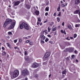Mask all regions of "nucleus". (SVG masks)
Masks as SVG:
<instances>
[{"mask_svg": "<svg viewBox=\"0 0 80 80\" xmlns=\"http://www.w3.org/2000/svg\"><path fill=\"white\" fill-rule=\"evenodd\" d=\"M25 23L22 22L20 25V29H22V28H24V26H25Z\"/></svg>", "mask_w": 80, "mask_h": 80, "instance_id": "8", "label": "nucleus"}, {"mask_svg": "<svg viewBox=\"0 0 80 80\" xmlns=\"http://www.w3.org/2000/svg\"><path fill=\"white\" fill-rule=\"evenodd\" d=\"M47 37H49V38H51L52 37V36H51V35H50L49 34H48L47 35Z\"/></svg>", "mask_w": 80, "mask_h": 80, "instance_id": "42", "label": "nucleus"}, {"mask_svg": "<svg viewBox=\"0 0 80 80\" xmlns=\"http://www.w3.org/2000/svg\"><path fill=\"white\" fill-rule=\"evenodd\" d=\"M19 43H22V39L19 38Z\"/></svg>", "mask_w": 80, "mask_h": 80, "instance_id": "23", "label": "nucleus"}, {"mask_svg": "<svg viewBox=\"0 0 80 80\" xmlns=\"http://www.w3.org/2000/svg\"><path fill=\"white\" fill-rule=\"evenodd\" d=\"M49 40V39L47 38H46V39L45 40V42H47Z\"/></svg>", "mask_w": 80, "mask_h": 80, "instance_id": "30", "label": "nucleus"}, {"mask_svg": "<svg viewBox=\"0 0 80 80\" xmlns=\"http://www.w3.org/2000/svg\"><path fill=\"white\" fill-rule=\"evenodd\" d=\"M8 35H12V32H8Z\"/></svg>", "mask_w": 80, "mask_h": 80, "instance_id": "35", "label": "nucleus"}, {"mask_svg": "<svg viewBox=\"0 0 80 80\" xmlns=\"http://www.w3.org/2000/svg\"><path fill=\"white\" fill-rule=\"evenodd\" d=\"M71 57H72V58H75V56L74 55H72Z\"/></svg>", "mask_w": 80, "mask_h": 80, "instance_id": "49", "label": "nucleus"}, {"mask_svg": "<svg viewBox=\"0 0 80 80\" xmlns=\"http://www.w3.org/2000/svg\"><path fill=\"white\" fill-rule=\"evenodd\" d=\"M10 12L11 13H14V12H15V11L13 9L12 10L10 9Z\"/></svg>", "mask_w": 80, "mask_h": 80, "instance_id": "26", "label": "nucleus"}, {"mask_svg": "<svg viewBox=\"0 0 80 80\" xmlns=\"http://www.w3.org/2000/svg\"><path fill=\"white\" fill-rule=\"evenodd\" d=\"M38 21H39L41 22V19H40V18H38Z\"/></svg>", "mask_w": 80, "mask_h": 80, "instance_id": "41", "label": "nucleus"}, {"mask_svg": "<svg viewBox=\"0 0 80 80\" xmlns=\"http://www.w3.org/2000/svg\"><path fill=\"white\" fill-rule=\"evenodd\" d=\"M74 52L75 53H76V54H77V53H78V52L76 51V50H75L74 51Z\"/></svg>", "mask_w": 80, "mask_h": 80, "instance_id": "50", "label": "nucleus"}, {"mask_svg": "<svg viewBox=\"0 0 80 80\" xmlns=\"http://www.w3.org/2000/svg\"><path fill=\"white\" fill-rule=\"evenodd\" d=\"M57 15V13L56 12H55L53 14V16H56Z\"/></svg>", "mask_w": 80, "mask_h": 80, "instance_id": "52", "label": "nucleus"}, {"mask_svg": "<svg viewBox=\"0 0 80 80\" xmlns=\"http://www.w3.org/2000/svg\"><path fill=\"white\" fill-rule=\"evenodd\" d=\"M58 28H60V26H58Z\"/></svg>", "mask_w": 80, "mask_h": 80, "instance_id": "61", "label": "nucleus"}, {"mask_svg": "<svg viewBox=\"0 0 80 80\" xmlns=\"http://www.w3.org/2000/svg\"><path fill=\"white\" fill-rule=\"evenodd\" d=\"M79 12V10H77L74 12V13L77 14Z\"/></svg>", "mask_w": 80, "mask_h": 80, "instance_id": "28", "label": "nucleus"}, {"mask_svg": "<svg viewBox=\"0 0 80 80\" xmlns=\"http://www.w3.org/2000/svg\"><path fill=\"white\" fill-rule=\"evenodd\" d=\"M6 53H7L6 52H3L2 53V56H5L6 55Z\"/></svg>", "mask_w": 80, "mask_h": 80, "instance_id": "31", "label": "nucleus"}, {"mask_svg": "<svg viewBox=\"0 0 80 80\" xmlns=\"http://www.w3.org/2000/svg\"><path fill=\"white\" fill-rule=\"evenodd\" d=\"M30 41L29 40H27L26 41V43H28Z\"/></svg>", "mask_w": 80, "mask_h": 80, "instance_id": "53", "label": "nucleus"}, {"mask_svg": "<svg viewBox=\"0 0 80 80\" xmlns=\"http://www.w3.org/2000/svg\"><path fill=\"white\" fill-rule=\"evenodd\" d=\"M50 77H51V74H50L49 75V77L50 78Z\"/></svg>", "mask_w": 80, "mask_h": 80, "instance_id": "64", "label": "nucleus"}, {"mask_svg": "<svg viewBox=\"0 0 80 80\" xmlns=\"http://www.w3.org/2000/svg\"><path fill=\"white\" fill-rule=\"evenodd\" d=\"M76 62H78V60H77V59H76Z\"/></svg>", "mask_w": 80, "mask_h": 80, "instance_id": "59", "label": "nucleus"}, {"mask_svg": "<svg viewBox=\"0 0 80 80\" xmlns=\"http://www.w3.org/2000/svg\"><path fill=\"white\" fill-rule=\"evenodd\" d=\"M64 22H63L62 23V26H64Z\"/></svg>", "mask_w": 80, "mask_h": 80, "instance_id": "56", "label": "nucleus"}, {"mask_svg": "<svg viewBox=\"0 0 80 80\" xmlns=\"http://www.w3.org/2000/svg\"><path fill=\"white\" fill-rule=\"evenodd\" d=\"M7 45L8 47L10 48H12V46H11V45H10V44L9 43H7Z\"/></svg>", "mask_w": 80, "mask_h": 80, "instance_id": "17", "label": "nucleus"}, {"mask_svg": "<svg viewBox=\"0 0 80 80\" xmlns=\"http://www.w3.org/2000/svg\"><path fill=\"white\" fill-rule=\"evenodd\" d=\"M46 22H47V21H45L44 22V23H46Z\"/></svg>", "mask_w": 80, "mask_h": 80, "instance_id": "63", "label": "nucleus"}, {"mask_svg": "<svg viewBox=\"0 0 80 80\" xmlns=\"http://www.w3.org/2000/svg\"><path fill=\"white\" fill-rule=\"evenodd\" d=\"M51 28H50V27H48V32L49 33H50V30H51Z\"/></svg>", "mask_w": 80, "mask_h": 80, "instance_id": "25", "label": "nucleus"}, {"mask_svg": "<svg viewBox=\"0 0 80 80\" xmlns=\"http://www.w3.org/2000/svg\"><path fill=\"white\" fill-rule=\"evenodd\" d=\"M7 25H8V24L6 22H5V23H4L3 25V27L4 28H6L7 26Z\"/></svg>", "mask_w": 80, "mask_h": 80, "instance_id": "13", "label": "nucleus"}, {"mask_svg": "<svg viewBox=\"0 0 80 80\" xmlns=\"http://www.w3.org/2000/svg\"><path fill=\"white\" fill-rule=\"evenodd\" d=\"M40 38H42V40H43L46 38V37L44 36V35H43L42 34H41L40 35Z\"/></svg>", "mask_w": 80, "mask_h": 80, "instance_id": "10", "label": "nucleus"}, {"mask_svg": "<svg viewBox=\"0 0 80 80\" xmlns=\"http://www.w3.org/2000/svg\"><path fill=\"white\" fill-rule=\"evenodd\" d=\"M42 22H41L40 24V25L41 26L42 25Z\"/></svg>", "mask_w": 80, "mask_h": 80, "instance_id": "62", "label": "nucleus"}, {"mask_svg": "<svg viewBox=\"0 0 80 80\" xmlns=\"http://www.w3.org/2000/svg\"><path fill=\"white\" fill-rule=\"evenodd\" d=\"M18 75H19V71L17 70H16L14 71L13 77L14 78H16L18 76Z\"/></svg>", "mask_w": 80, "mask_h": 80, "instance_id": "1", "label": "nucleus"}, {"mask_svg": "<svg viewBox=\"0 0 80 80\" xmlns=\"http://www.w3.org/2000/svg\"><path fill=\"white\" fill-rule=\"evenodd\" d=\"M50 53L49 52H48L45 54L44 57H43V60H47L48 58V57H50Z\"/></svg>", "mask_w": 80, "mask_h": 80, "instance_id": "3", "label": "nucleus"}, {"mask_svg": "<svg viewBox=\"0 0 80 80\" xmlns=\"http://www.w3.org/2000/svg\"><path fill=\"white\" fill-rule=\"evenodd\" d=\"M61 32L62 33H64L65 35H66V34L65 31H63L62 30H61Z\"/></svg>", "mask_w": 80, "mask_h": 80, "instance_id": "18", "label": "nucleus"}, {"mask_svg": "<svg viewBox=\"0 0 80 80\" xmlns=\"http://www.w3.org/2000/svg\"><path fill=\"white\" fill-rule=\"evenodd\" d=\"M54 23L53 22H52L50 24V25L51 26H52V25H53Z\"/></svg>", "mask_w": 80, "mask_h": 80, "instance_id": "38", "label": "nucleus"}, {"mask_svg": "<svg viewBox=\"0 0 80 80\" xmlns=\"http://www.w3.org/2000/svg\"><path fill=\"white\" fill-rule=\"evenodd\" d=\"M16 23V22H12L9 27L8 28V29L9 30H11V29H13L14 27H15V24Z\"/></svg>", "mask_w": 80, "mask_h": 80, "instance_id": "2", "label": "nucleus"}, {"mask_svg": "<svg viewBox=\"0 0 80 80\" xmlns=\"http://www.w3.org/2000/svg\"><path fill=\"white\" fill-rule=\"evenodd\" d=\"M29 74L28 71L27 69H25L22 71L21 76H22V75L24 76V75H29Z\"/></svg>", "mask_w": 80, "mask_h": 80, "instance_id": "4", "label": "nucleus"}, {"mask_svg": "<svg viewBox=\"0 0 80 80\" xmlns=\"http://www.w3.org/2000/svg\"><path fill=\"white\" fill-rule=\"evenodd\" d=\"M29 44H30V45H33V42H30L29 43Z\"/></svg>", "mask_w": 80, "mask_h": 80, "instance_id": "51", "label": "nucleus"}, {"mask_svg": "<svg viewBox=\"0 0 80 80\" xmlns=\"http://www.w3.org/2000/svg\"><path fill=\"white\" fill-rule=\"evenodd\" d=\"M61 47L62 48H65V46H64V45H62L61 46Z\"/></svg>", "mask_w": 80, "mask_h": 80, "instance_id": "34", "label": "nucleus"}, {"mask_svg": "<svg viewBox=\"0 0 80 80\" xmlns=\"http://www.w3.org/2000/svg\"><path fill=\"white\" fill-rule=\"evenodd\" d=\"M48 13L46 12L45 13V16H47L48 15Z\"/></svg>", "mask_w": 80, "mask_h": 80, "instance_id": "48", "label": "nucleus"}, {"mask_svg": "<svg viewBox=\"0 0 80 80\" xmlns=\"http://www.w3.org/2000/svg\"><path fill=\"white\" fill-rule=\"evenodd\" d=\"M80 25L79 24H76L75 25V27H80Z\"/></svg>", "mask_w": 80, "mask_h": 80, "instance_id": "32", "label": "nucleus"}, {"mask_svg": "<svg viewBox=\"0 0 80 80\" xmlns=\"http://www.w3.org/2000/svg\"><path fill=\"white\" fill-rule=\"evenodd\" d=\"M60 5L58 7V8H57V11L58 12H59L60 11Z\"/></svg>", "mask_w": 80, "mask_h": 80, "instance_id": "22", "label": "nucleus"}, {"mask_svg": "<svg viewBox=\"0 0 80 80\" xmlns=\"http://www.w3.org/2000/svg\"><path fill=\"white\" fill-rule=\"evenodd\" d=\"M67 27L68 28H69L70 30H72V26L70 25H68Z\"/></svg>", "mask_w": 80, "mask_h": 80, "instance_id": "15", "label": "nucleus"}, {"mask_svg": "<svg viewBox=\"0 0 80 80\" xmlns=\"http://www.w3.org/2000/svg\"><path fill=\"white\" fill-rule=\"evenodd\" d=\"M26 7V8H28V9H29V8H30V6L28 5H27Z\"/></svg>", "mask_w": 80, "mask_h": 80, "instance_id": "24", "label": "nucleus"}, {"mask_svg": "<svg viewBox=\"0 0 80 80\" xmlns=\"http://www.w3.org/2000/svg\"><path fill=\"white\" fill-rule=\"evenodd\" d=\"M45 10L47 12H48V11L49 10V7H46L45 8Z\"/></svg>", "mask_w": 80, "mask_h": 80, "instance_id": "20", "label": "nucleus"}, {"mask_svg": "<svg viewBox=\"0 0 80 80\" xmlns=\"http://www.w3.org/2000/svg\"><path fill=\"white\" fill-rule=\"evenodd\" d=\"M24 27L25 29H26L27 30H29V27L28 26V25L25 23L24 24Z\"/></svg>", "mask_w": 80, "mask_h": 80, "instance_id": "9", "label": "nucleus"}, {"mask_svg": "<svg viewBox=\"0 0 80 80\" xmlns=\"http://www.w3.org/2000/svg\"><path fill=\"white\" fill-rule=\"evenodd\" d=\"M57 20H58V22H60V18H57Z\"/></svg>", "mask_w": 80, "mask_h": 80, "instance_id": "37", "label": "nucleus"}, {"mask_svg": "<svg viewBox=\"0 0 80 80\" xmlns=\"http://www.w3.org/2000/svg\"><path fill=\"white\" fill-rule=\"evenodd\" d=\"M61 16V12H59V14L58 15V17H60Z\"/></svg>", "mask_w": 80, "mask_h": 80, "instance_id": "36", "label": "nucleus"}, {"mask_svg": "<svg viewBox=\"0 0 80 80\" xmlns=\"http://www.w3.org/2000/svg\"><path fill=\"white\" fill-rule=\"evenodd\" d=\"M39 11H36L35 12V13L37 15H39Z\"/></svg>", "mask_w": 80, "mask_h": 80, "instance_id": "16", "label": "nucleus"}, {"mask_svg": "<svg viewBox=\"0 0 80 80\" xmlns=\"http://www.w3.org/2000/svg\"><path fill=\"white\" fill-rule=\"evenodd\" d=\"M49 43H51V44H53V41H49Z\"/></svg>", "mask_w": 80, "mask_h": 80, "instance_id": "40", "label": "nucleus"}, {"mask_svg": "<svg viewBox=\"0 0 80 80\" xmlns=\"http://www.w3.org/2000/svg\"><path fill=\"white\" fill-rule=\"evenodd\" d=\"M19 3H20V1H18L14 3V5H15V6H17V5H19Z\"/></svg>", "mask_w": 80, "mask_h": 80, "instance_id": "12", "label": "nucleus"}, {"mask_svg": "<svg viewBox=\"0 0 80 80\" xmlns=\"http://www.w3.org/2000/svg\"><path fill=\"white\" fill-rule=\"evenodd\" d=\"M41 22V21H38V22H37V25H38V24H39Z\"/></svg>", "mask_w": 80, "mask_h": 80, "instance_id": "39", "label": "nucleus"}, {"mask_svg": "<svg viewBox=\"0 0 80 80\" xmlns=\"http://www.w3.org/2000/svg\"><path fill=\"white\" fill-rule=\"evenodd\" d=\"M14 43H17V40H14Z\"/></svg>", "mask_w": 80, "mask_h": 80, "instance_id": "47", "label": "nucleus"}, {"mask_svg": "<svg viewBox=\"0 0 80 80\" xmlns=\"http://www.w3.org/2000/svg\"><path fill=\"white\" fill-rule=\"evenodd\" d=\"M6 38H10V37H9V36H6Z\"/></svg>", "mask_w": 80, "mask_h": 80, "instance_id": "54", "label": "nucleus"}, {"mask_svg": "<svg viewBox=\"0 0 80 80\" xmlns=\"http://www.w3.org/2000/svg\"><path fill=\"white\" fill-rule=\"evenodd\" d=\"M38 65H39V64L35 62L32 65V68H37L38 67Z\"/></svg>", "mask_w": 80, "mask_h": 80, "instance_id": "6", "label": "nucleus"}, {"mask_svg": "<svg viewBox=\"0 0 80 80\" xmlns=\"http://www.w3.org/2000/svg\"><path fill=\"white\" fill-rule=\"evenodd\" d=\"M67 49V50H68V51L70 52H72L73 51V50H74V48H68Z\"/></svg>", "mask_w": 80, "mask_h": 80, "instance_id": "11", "label": "nucleus"}, {"mask_svg": "<svg viewBox=\"0 0 80 80\" xmlns=\"http://www.w3.org/2000/svg\"><path fill=\"white\" fill-rule=\"evenodd\" d=\"M12 20L10 19H7L5 21V22L8 24L11 23H12Z\"/></svg>", "mask_w": 80, "mask_h": 80, "instance_id": "7", "label": "nucleus"}, {"mask_svg": "<svg viewBox=\"0 0 80 80\" xmlns=\"http://www.w3.org/2000/svg\"><path fill=\"white\" fill-rule=\"evenodd\" d=\"M45 2L47 5H48V3H49V1H48V0H45Z\"/></svg>", "mask_w": 80, "mask_h": 80, "instance_id": "29", "label": "nucleus"}, {"mask_svg": "<svg viewBox=\"0 0 80 80\" xmlns=\"http://www.w3.org/2000/svg\"><path fill=\"white\" fill-rule=\"evenodd\" d=\"M63 3V1H61V6L62 7H67V5H68V3H65V4Z\"/></svg>", "mask_w": 80, "mask_h": 80, "instance_id": "5", "label": "nucleus"}, {"mask_svg": "<svg viewBox=\"0 0 80 80\" xmlns=\"http://www.w3.org/2000/svg\"><path fill=\"white\" fill-rule=\"evenodd\" d=\"M56 30H57V28L55 27L52 28V31H53V32H55V31H56Z\"/></svg>", "mask_w": 80, "mask_h": 80, "instance_id": "27", "label": "nucleus"}, {"mask_svg": "<svg viewBox=\"0 0 80 80\" xmlns=\"http://www.w3.org/2000/svg\"><path fill=\"white\" fill-rule=\"evenodd\" d=\"M77 36V34H75L74 35L73 37L74 38H76Z\"/></svg>", "mask_w": 80, "mask_h": 80, "instance_id": "33", "label": "nucleus"}, {"mask_svg": "<svg viewBox=\"0 0 80 80\" xmlns=\"http://www.w3.org/2000/svg\"><path fill=\"white\" fill-rule=\"evenodd\" d=\"M27 51L25 52V55H27Z\"/></svg>", "mask_w": 80, "mask_h": 80, "instance_id": "44", "label": "nucleus"}, {"mask_svg": "<svg viewBox=\"0 0 80 80\" xmlns=\"http://www.w3.org/2000/svg\"><path fill=\"white\" fill-rule=\"evenodd\" d=\"M17 48H18V47H14V49H15V50H16V49Z\"/></svg>", "mask_w": 80, "mask_h": 80, "instance_id": "55", "label": "nucleus"}, {"mask_svg": "<svg viewBox=\"0 0 80 80\" xmlns=\"http://www.w3.org/2000/svg\"><path fill=\"white\" fill-rule=\"evenodd\" d=\"M41 42L42 43H45V42H44V41H43L42 40H41Z\"/></svg>", "mask_w": 80, "mask_h": 80, "instance_id": "43", "label": "nucleus"}, {"mask_svg": "<svg viewBox=\"0 0 80 80\" xmlns=\"http://www.w3.org/2000/svg\"><path fill=\"white\" fill-rule=\"evenodd\" d=\"M80 2V0H76L75 1V4H78Z\"/></svg>", "mask_w": 80, "mask_h": 80, "instance_id": "14", "label": "nucleus"}, {"mask_svg": "<svg viewBox=\"0 0 80 80\" xmlns=\"http://www.w3.org/2000/svg\"><path fill=\"white\" fill-rule=\"evenodd\" d=\"M42 32L43 33H45L46 35V34H48V31H47V30H45Z\"/></svg>", "mask_w": 80, "mask_h": 80, "instance_id": "21", "label": "nucleus"}, {"mask_svg": "<svg viewBox=\"0 0 80 80\" xmlns=\"http://www.w3.org/2000/svg\"><path fill=\"white\" fill-rule=\"evenodd\" d=\"M67 60H69V58L67 57L66 59Z\"/></svg>", "mask_w": 80, "mask_h": 80, "instance_id": "57", "label": "nucleus"}, {"mask_svg": "<svg viewBox=\"0 0 80 80\" xmlns=\"http://www.w3.org/2000/svg\"><path fill=\"white\" fill-rule=\"evenodd\" d=\"M2 48L3 50H5V48H4L3 47H2Z\"/></svg>", "mask_w": 80, "mask_h": 80, "instance_id": "45", "label": "nucleus"}, {"mask_svg": "<svg viewBox=\"0 0 80 80\" xmlns=\"http://www.w3.org/2000/svg\"><path fill=\"white\" fill-rule=\"evenodd\" d=\"M70 39H73V38L72 37H70Z\"/></svg>", "mask_w": 80, "mask_h": 80, "instance_id": "60", "label": "nucleus"}, {"mask_svg": "<svg viewBox=\"0 0 80 80\" xmlns=\"http://www.w3.org/2000/svg\"><path fill=\"white\" fill-rule=\"evenodd\" d=\"M77 21L78 22H80V20H79V19H78Z\"/></svg>", "mask_w": 80, "mask_h": 80, "instance_id": "58", "label": "nucleus"}, {"mask_svg": "<svg viewBox=\"0 0 80 80\" xmlns=\"http://www.w3.org/2000/svg\"><path fill=\"white\" fill-rule=\"evenodd\" d=\"M67 73V71H66V70H64V71H63L62 72V74H66Z\"/></svg>", "mask_w": 80, "mask_h": 80, "instance_id": "19", "label": "nucleus"}, {"mask_svg": "<svg viewBox=\"0 0 80 80\" xmlns=\"http://www.w3.org/2000/svg\"><path fill=\"white\" fill-rule=\"evenodd\" d=\"M66 40H70V38L69 37H68L66 38Z\"/></svg>", "mask_w": 80, "mask_h": 80, "instance_id": "46", "label": "nucleus"}]
</instances>
